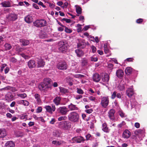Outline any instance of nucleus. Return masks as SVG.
I'll return each mask as SVG.
<instances>
[{
	"label": "nucleus",
	"instance_id": "nucleus-1",
	"mask_svg": "<svg viewBox=\"0 0 147 147\" xmlns=\"http://www.w3.org/2000/svg\"><path fill=\"white\" fill-rule=\"evenodd\" d=\"M68 117L69 120L73 122L78 121L79 118L78 114L75 111L71 112L68 115Z\"/></svg>",
	"mask_w": 147,
	"mask_h": 147
},
{
	"label": "nucleus",
	"instance_id": "nucleus-2",
	"mask_svg": "<svg viewBox=\"0 0 147 147\" xmlns=\"http://www.w3.org/2000/svg\"><path fill=\"white\" fill-rule=\"evenodd\" d=\"M58 127L65 130L70 128L71 127L70 122L68 121H63L58 122Z\"/></svg>",
	"mask_w": 147,
	"mask_h": 147
},
{
	"label": "nucleus",
	"instance_id": "nucleus-3",
	"mask_svg": "<svg viewBox=\"0 0 147 147\" xmlns=\"http://www.w3.org/2000/svg\"><path fill=\"white\" fill-rule=\"evenodd\" d=\"M68 47L67 44L65 42H61L59 43V51L60 52L65 53L68 50Z\"/></svg>",
	"mask_w": 147,
	"mask_h": 147
},
{
	"label": "nucleus",
	"instance_id": "nucleus-4",
	"mask_svg": "<svg viewBox=\"0 0 147 147\" xmlns=\"http://www.w3.org/2000/svg\"><path fill=\"white\" fill-rule=\"evenodd\" d=\"M47 23L46 20L44 19L37 20L33 22L34 26L37 27H41L45 26Z\"/></svg>",
	"mask_w": 147,
	"mask_h": 147
},
{
	"label": "nucleus",
	"instance_id": "nucleus-5",
	"mask_svg": "<svg viewBox=\"0 0 147 147\" xmlns=\"http://www.w3.org/2000/svg\"><path fill=\"white\" fill-rule=\"evenodd\" d=\"M58 113L62 115H66L69 111V110L65 106L60 107L57 109Z\"/></svg>",
	"mask_w": 147,
	"mask_h": 147
},
{
	"label": "nucleus",
	"instance_id": "nucleus-6",
	"mask_svg": "<svg viewBox=\"0 0 147 147\" xmlns=\"http://www.w3.org/2000/svg\"><path fill=\"white\" fill-rule=\"evenodd\" d=\"M35 59V61L37 62L38 67H44L45 64V62L43 61V59L41 57H36Z\"/></svg>",
	"mask_w": 147,
	"mask_h": 147
},
{
	"label": "nucleus",
	"instance_id": "nucleus-7",
	"mask_svg": "<svg viewBox=\"0 0 147 147\" xmlns=\"http://www.w3.org/2000/svg\"><path fill=\"white\" fill-rule=\"evenodd\" d=\"M57 67L59 69L66 70L67 68V65L65 61H61L57 64Z\"/></svg>",
	"mask_w": 147,
	"mask_h": 147
},
{
	"label": "nucleus",
	"instance_id": "nucleus-8",
	"mask_svg": "<svg viewBox=\"0 0 147 147\" xmlns=\"http://www.w3.org/2000/svg\"><path fill=\"white\" fill-rule=\"evenodd\" d=\"M109 99L108 97H103L101 99V104L104 108H105L108 105Z\"/></svg>",
	"mask_w": 147,
	"mask_h": 147
},
{
	"label": "nucleus",
	"instance_id": "nucleus-9",
	"mask_svg": "<svg viewBox=\"0 0 147 147\" xmlns=\"http://www.w3.org/2000/svg\"><path fill=\"white\" fill-rule=\"evenodd\" d=\"M44 108L46 109V111L50 114H52L56 109L55 106L54 105H52L51 107L49 105H45Z\"/></svg>",
	"mask_w": 147,
	"mask_h": 147
},
{
	"label": "nucleus",
	"instance_id": "nucleus-10",
	"mask_svg": "<svg viewBox=\"0 0 147 147\" xmlns=\"http://www.w3.org/2000/svg\"><path fill=\"white\" fill-rule=\"evenodd\" d=\"M6 18L9 21H14L18 18L17 15L14 13H11L7 15Z\"/></svg>",
	"mask_w": 147,
	"mask_h": 147
},
{
	"label": "nucleus",
	"instance_id": "nucleus-11",
	"mask_svg": "<svg viewBox=\"0 0 147 147\" xmlns=\"http://www.w3.org/2000/svg\"><path fill=\"white\" fill-rule=\"evenodd\" d=\"M78 42L77 44V47L78 48L82 49L85 47L86 43L84 40L78 39Z\"/></svg>",
	"mask_w": 147,
	"mask_h": 147
},
{
	"label": "nucleus",
	"instance_id": "nucleus-12",
	"mask_svg": "<svg viewBox=\"0 0 147 147\" xmlns=\"http://www.w3.org/2000/svg\"><path fill=\"white\" fill-rule=\"evenodd\" d=\"M49 87V86L43 82L41 83L38 86V88L41 91H45L47 90Z\"/></svg>",
	"mask_w": 147,
	"mask_h": 147
},
{
	"label": "nucleus",
	"instance_id": "nucleus-13",
	"mask_svg": "<svg viewBox=\"0 0 147 147\" xmlns=\"http://www.w3.org/2000/svg\"><path fill=\"white\" fill-rule=\"evenodd\" d=\"M126 93L129 97H131L134 93L133 86L128 88L126 91Z\"/></svg>",
	"mask_w": 147,
	"mask_h": 147
},
{
	"label": "nucleus",
	"instance_id": "nucleus-14",
	"mask_svg": "<svg viewBox=\"0 0 147 147\" xmlns=\"http://www.w3.org/2000/svg\"><path fill=\"white\" fill-rule=\"evenodd\" d=\"M36 61L35 60H30L29 61L28 63L29 68L30 69L34 68L36 65Z\"/></svg>",
	"mask_w": 147,
	"mask_h": 147
},
{
	"label": "nucleus",
	"instance_id": "nucleus-15",
	"mask_svg": "<svg viewBox=\"0 0 147 147\" xmlns=\"http://www.w3.org/2000/svg\"><path fill=\"white\" fill-rule=\"evenodd\" d=\"M34 96L36 103L38 105L41 104L42 102L40 95L37 93H36L34 95Z\"/></svg>",
	"mask_w": 147,
	"mask_h": 147
},
{
	"label": "nucleus",
	"instance_id": "nucleus-16",
	"mask_svg": "<svg viewBox=\"0 0 147 147\" xmlns=\"http://www.w3.org/2000/svg\"><path fill=\"white\" fill-rule=\"evenodd\" d=\"M92 79L93 81L98 82L100 80V76L99 74L96 73L93 75Z\"/></svg>",
	"mask_w": 147,
	"mask_h": 147
},
{
	"label": "nucleus",
	"instance_id": "nucleus-17",
	"mask_svg": "<svg viewBox=\"0 0 147 147\" xmlns=\"http://www.w3.org/2000/svg\"><path fill=\"white\" fill-rule=\"evenodd\" d=\"M131 135V132L127 129L124 131L122 134L123 137V138H129Z\"/></svg>",
	"mask_w": 147,
	"mask_h": 147
},
{
	"label": "nucleus",
	"instance_id": "nucleus-18",
	"mask_svg": "<svg viewBox=\"0 0 147 147\" xmlns=\"http://www.w3.org/2000/svg\"><path fill=\"white\" fill-rule=\"evenodd\" d=\"M115 111L114 109H111L108 112L109 116L110 118L112 120L114 119V114Z\"/></svg>",
	"mask_w": 147,
	"mask_h": 147
},
{
	"label": "nucleus",
	"instance_id": "nucleus-19",
	"mask_svg": "<svg viewBox=\"0 0 147 147\" xmlns=\"http://www.w3.org/2000/svg\"><path fill=\"white\" fill-rule=\"evenodd\" d=\"M68 108L69 111H72L78 110V108L76 105L73 104L72 103H71L68 106Z\"/></svg>",
	"mask_w": 147,
	"mask_h": 147
},
{
	"label": "nucleus",
	"instance_id": "nucleus-20",
	"mask_svg": "<svg viewBox=\"0 0 147 147\" xmlns=\"http://www.w3.org/2000/svg\"><path fill=\"white\" fill-rule=\"evenodd\" d=\"M61 98L60 96L56 97L53 100V102L57 106L61 105Z\"/></svg>",
	"mask_w": 147,
	"mask_h": 147
},
{
	"label": "nucleus",
	"instance_id": "nucleus-21",
	"mask_svg": "<svg viewBox=\"0 0 147 147\" xmlns=\"http://www.w3.org/2000/svg\"><path fill=\"white\" fill-rule=\"evenodd\" d=\"M124 75V72L123 70L121 69H119L116 72V75L119 78H121Z\"/></svg>",
	"mask_w": 147,
	"mask_h": 147
},
{
	"label": "nucleus",
	"instance_id": "nucleus-22",
	"mask_svg": "<svg viewBox=\"0 0 147 147\" xmlns=\"http://www.w3.org/2000/svg\"><path fill=\"white\" fill-rule=\"evenodd\" d=\"M24 20L26 22L30 23L33 21V18L32 16L28 15L25 18Z\"/></svg>",
	"mask_w": 147,
	"mask_h": 147
},
{
	"label": "nucleus",
	"instance_id": "nucleus-23",
	"mask_svg": "<svg viewBox=\"0 0 147 147\" xmlns=\"http://www.w3.org/2000/svg\"><path fill=\"white\" fill-rule=\"evenodd\" d=\"M14 143L11 141H8L5 144V147H15Z\"/></svg>",
	"mask_w": 147,
	"mask_h": 147
},
{
	"label": "nucleus",
	"instance_id": "nucleus-24",
	"mask_svg": "<svg viewBox=\"0 0 147 147\" xmlns=\"http://www.w3.org/2000/svg\"><path fill=\"white\" fill-rule=\"evenodd\" d=\"M7 135L6 131L4 129H0V138H3Z\"/></svg>",
	"mask_w": 147,
	"mask_h": 147
},
{
	"label": "nucleus",
	"instance_id": "nucleus-25",
	"mask_svg": "<svg viewBox=\"0 0 147 147\" xmlns=\"http://www.w3.org/2000/svg\"><path fill=\"white\" fill-rule=\"evenodd\" d=\"M1 4L2 6L5 7H11L10 3L9 1H4L2 2Z\"/></svg>",
	"mask_w": 147,
	"mask_h": 147
},
{
	"label": "nucleus",
	"instance_id": "nucleus-26",
	"mask_svg": "<svg viewBox=\"0 0 147 147\" xmlns=\"http://www.w3.org/2000/svg\"><path fill=\"white\" fill-rule=\"evenodd\" d=\"M64 82L67 83L70 86H72L73 85L72 79L70 77H67L64 79Z\"/></svg>",
	"mask_w": 147,
	"mask_h": 147
},
{
	"label": "nucleus",
	"instance_id": "nucleus-27",
	"mask_svg": "<svg viewBox=\"0 0 147 147\" xmlns=\"http://www.w3.org/2000/svg\"><path fill=\"white\" fill-rule=\"evenodd\" d=\"M75 53L76 54L77 56L79 57H82L84 55V53L83 51L80 49L76 50Z\"/></svg>",
	"mask_w": 147,
	"mask_h": 147
},
{
	"label": "nucleus",
	"instance_id": "nucleus-28",
	"mask_svg": "<svg viewBox=\"0 0 147 147\" xmlns=\"http://www.w3.org/2000/svg\"><path fill=\"white\" fill-rule=\"evenodd\" d=\"M84 138H72V142H76L77 143H80L81 142H83L84 140L83 139Z\"/></svg>",
	"mask_w": 147,
	"mask_h": 147
},
{
	"label": "nucleus",
	"instance_id": "nucleus-29",
	"mask_svg": "<svg viewBox=\"0 0 147 147\" xmlns=\"http://www.w3.org/2000/svg\"><path fill=\"white\" fill-rule=\"evenodd\" d=\"M20 42L22 43V45L24 46L27 45L30 43L28 40L23 39H20Z\"/></svg>",
	"mask_w": 147,
	"mask_h": 147
},
{
	"label": "nucleus",
	"instance_id": "nucleus-30",
	"mask_svg": "<svg viewBox=\"0 0 147 147\" xmlns=\"http://www.w3.org/2000/svg\"><path fill=\"white\" fill-rule=\"evenodd\" d=\"M13 96L11 94H7L5 95V99L6 100L8 101H11L13 99Z\"/></svg>",
	"mask_w": 147,
	"mask_h": 147
},
{
	"label": "nucleus",
	"instance_id": "nucleus-31",
	"mask_svg": "<svg viewBox=\"0 0 147 147\" xmlns=\"http://www.w3.org/2000/svg\"><path fill=\"white\" fill-rule=\"evenodd\" d=\"M109 75L107 74H105L104 77L102 78V80L103 81L105 82H108L109 80Z\"/></svg>",
	"mask_w": 147,
	"mask_h": 147
},
{
	"label": "nucleus",
	"instance_id": "nucleus-32",
	"mask_svg": "<svg viewBox=\"0 0 147 147\" xmlns=\"http://www.w3.org/2000/svg\"><path fill=\"white\" fill-rule=\"evenodd\" d=\"M102 130L103 131L106 133H108L109 131V130L107 127V124L105 123H104L102 124Z\"/></svg>",
	"mask_w": 147,
	"mask_h": 147
},
{
	"label": "nucleus",
	"instance_id": "nucleus-33",
	"mask_svg": "<svg viewBox=\"0 0 147 147\" xmlns=\"http://www.w3.org/2000/svg\"><path fill=\"white\" fill-rule=\"evenodd\" d=\"M124 83H122L119 84L117 88L119 90H123L125 89Z\"/></svg>",
	"mask_w": 147,
	"mask_h": 147
},
{
	"label": "nucleus",
	"instance_id": "nucleus-34",
	"mask_svg": "<svg viewBox=\"0 0 147 147\" xmlns=\"http://www.w3.org/2000/svg\"><path fill=\"white\" fill-rule=\"evenodd\" d=\"M132 71V69L130 67H127L125 70V72L127 75L131 74Z\"/></svg>",
	"mask_w": 147,
	"mask_h": 147
},
{
	"label": "nucleus",
	"instance_id": "nucleus-35",
	"mask_svg": "<svg viewBox=\"0 0 147 147\" xmlns=\"http://www.w3.org/2000/svg\"><path fill=\"white\" fill-rule=\"evenodd\" d=\"M76 11L77 13L80 14L82 13V9L78 5H76Z\"/></svg>",
	"mask_w": 147,
	"mask_h": 147
},
{
	"label": "nucleus",
	"instance_id": "nucleus-36",
	"mask_svg": "<svg viewBox=\"0 0 147 147\" xmlns=\"http://www.w3.org/2000/svg\"><path fill=\"white\" fill-rule=\"evenodd\" d=\"M59 88L60 92L62 93L65 94L68 92V90L64 88L60 87H59Z\"/></svg>",
	"mask_w": 147,
	"mask_h": 147
},
{
	"label": "nucleus",
	"instance_id": "nucleus-37",
	"mask_svg": "<svg viewBox=\"0 0 147 147\" xmlns=\"http://www.w3.org/2000/svg\"><path fill=\"white\" fill-rule=\"evenodd\" d=\"M51 81V79L49 78H46L44 79L43 82L46 83L48 86V85L50 83Z\"/></svg>",
	"mask_w": 147,
	"mask_h": 147
},
{
	"label": "nucleus",
	"instance_id": "nucleus-38",
	"mask_svg": "<svg viewBox=\"0 0 147 147\" xmlns=\"http://www.w3.org/2000/svg\"><path fill=\"white\" fill-rule=\"evenodd\" d=\"M4 47L6 50H9L10 49L12 48L11 45L7 43H6L5 44Z\"/></svg>",
	"mask_w": 147,
	"mask_h": 147
},
{
	"label": "nucleus",
	"instance_id": "nucleus-39",
	"mask_svg": "<svg viewBox=\"0 0 147 147\" xmlns=\"http://www.w3.org/2000/svg\"><path fill=\"white\" fill-rule=\"evenodd\" d=\"M88 61L87 59H83L82 61V66H85L87 65Z\"/></svg>",
	"mask_w": 147,
	"mask_h": 147
},
{
	"label": "nucleus",
	"instance_id": "nucleus-40",
	"mask_svg": "<svg viewBox=\"0 0 147 147\" xmlns=\"http://www.w3.org/2000/svg\"><path fill=\"white\" fill-rule=\"evenodd\" d=\"M17 96L20 97L21 98L24 99L27 97V95L26 93H23L22 94H18Z\"/></svg>",
	"mask_w": 147,
	"mask_h": 147
},
{
	"label": "nucleus",
	"instance_id": "nucleus-41",
	"mask_svg": "<svg viewBox=\"0 0 147 147\" xmlns=\"http://www.w3.org/2000/svg\"><path fill=\"white\" fill-rule=\"evenodd\" d=\"M126 124V123L124 121H122L121 123L117 125L118 128H121L124 126Z\"/></svg>",
	"mask_w": 147,
	"mask_h": 147
},
{
	"label": "nucleus",
	"instance_id": "nucleus-42",
	"mask_svg": "<svg viewBox=\"0 0 147 147\" xmlns=\"http://www.w3.org/2000/svg\"><path fill=\"white\" fill-rule=\"evenodd\" d=\"M11 89V87L9 86H7L5 88H3L0 89V91H7L10 90Z\"/></svg>",
	"mask_w": 147,
	"mask_h": 147
},
{
	"label": "nucleus",
	"instance_id": "nucleus-43",
	"mask_svg": "<svg viewBox=\"0 0 147 147\" xmlns=\"http://www.w3.org/2000/svg\"><path fill=\"white\" fill-rule=\"evenodd\" d=\"M104 48L105 53L106 54L108 53L109 52V50L107 47V45L106 44H104Z\"/></svg>",
	"mask_w": 147,
	"mask_h": 147
},
{
	"label": "nucleus",
	"instance_id": "nucleus-44",
	"mask_svg": "<svg viewBox=\"0 0 147 147\" xmlns=\"http://www.w3.org/2000/svg\"><path fill=\"white\" fill-rule=\"evenodd\" d=\"M77 27L78 28L77 29V31L78 32H80L82 31L81 25L79 24H78Z\"/></svg>",
	"mask_w": 147,
	"mask_h": 147
},
{
	"label": "nucleus",
	"instance_id": "nucleus-45",
	"mask_svg": "<svg viewBox=\"0 0 147 147\" xmlns=\"http://www.w3.org/2000/svg\"><path fill=\"white\" fill-rule=\"evenodd\" d=\"M118 113L121 117L122 118L125 117V114L121 110H120L119 111Z\"/></svg>",
	"mask_w": 147,
	"mask_h": 147
},
{
	"label": "nucleus",
	"instance_id": "nucleus-46",
	"mask_svg": "<svg viewBox=\"0 0 147 147\" xmlns=\"http://www.w3.org/2000/svg\"><path fill=\"white\" fill-rule=\"evenodd\" d=\"M77 92L80 94H84L83 91L82 89L78 88H77Z\"/></svg>",
	"mask_w": 147,
	"mask_h": 147
},
{
	"label": "nucleus",
	"instance_id": "nucleus-47",
	"mask_svg": "<svg viewBox=\"0 0 147 147\" xmlns=\"http://www.w3.org/2000/svg\"><path fill=\"white\" fill-rule=\"evenodd\" d=\"M91 60L92 61L96 62L98 61V58L95 56H93L90 57Z\"/></svg>",
	"mask_w": 147,
	"mask_h": 147
},
{
	"label": "nucleus",
	"instance_id": "nucleus-48",
	"mask_svg": "<svg viewBox=\"0 0 147 147\" xmlns=\"http://www.w3.org/2000/svg\"><path fill=\"white\" fill-rule=\"evenodd\" d=\"M67 117L65 116H61L58 118V120L59 121H61L63 120H65L67 119Z\"/></svg>",
	"mask_w": 147,
	"mask_h": 147
},
{
	"label": "nucleus",
	"instance_id": "nucleus-49",
	"mask_svg": "<svg viewBox=\"0 0 147 147\" xmlns=\"http://www.w3.org/2000/svg\"><path fill=\"white\" fill-rule=\"evenodd\" d=\"M52 143L53 144L57 145L60 144H61V142L58 140H54L52 142Z\"/></svg>",
	"mask_w": 147,
	"mask_h": 147
},
{
	"label": "nucleus",
	"instance_id": "nucleus-50",
	"mask_svg": "<svg viewBox=\"0 0 147 147\" xmlns=\"http://www.w3.org/2000/svg\"><path fill=\"white\" fill-rule=\"evenodd\" d=\"M29 102L26 100H22V105L25 106H28L29 105Z\"/></svg>",
	"mask_w": 147,
	"mask_h": 147
},
{
	"label": "nucleus",
	"instance_id": "nucleus-51",
	"mask_svg": "<svg viewBox=\"0 0 147 147\" xmlns=\"http://www.w3.org/2000/svg\"><path fill=\"white\" fill-rule=\"evenodd\" d=\"M107 67L109 70H111L113 68V65L112 64L110 63L108 64Z\"/></svg>",
	"mask_w": 147,
	"mask_h": 147
},
{
	"label": "nucleus",
	"instance_id": "nucleus-52",
	"mask_svg": "<svg viewBox=\"0 0 147 147\" xmlns=\"http://www.w3.org/2000/svg\"><path fill=\"white\" fill-rule=\"evenodd\" d=\"M64 27L65 28V31L67 33H71L72 32V30H71L65 26Z\"/></svg>",
	"mask_w": 147,
	"mask_h": 147
},
{
	"label": "nucleus",
	"instance_id": "nucleus-53",
	"mask_svg": "<svg viewBox=\"0 0 147 147\" xmlns=\"http://www.w3.org/2000/svg\"><path fill=\"white\" fill-rule=\"evenodd\" d=\"M42 111V108L41 107H38L36 110V113H40Z\"/></svg>",
	"mask_w": 147,
	"mask_h": 147
},
{
	"label": "nucleus",
	"instance_id": "nucleus-54",
	"mask_svg": "<svg viewBox=\"0 0 147 147\" xmlns=\"http://www.w3.org/2000/svg\"><path fill=\"white\" fill-rule=\"evenodd\" d=\"M16 50V51L20 52L22 51L23 50V49L22 48H21L20 46H17Z\"/></svg>",
	"mask_w": 147,
	"mask_h": 147
},
{
	"label": "nucleus",
	"instance_id": "nucleus-55",
	"mask_svg": "<svg viewBox=\"0 0 147 147\" xmlns=\"http://www.w3.org/2000/svg\"><path fill=\"white\" fill-rule=\"evenodd\" d=\"M89 93L92 95H94V94L95 92L93 90L91 89L90 88L88 90Z\"/></svg>",
	"mask_w": 147,
	"mask_h": 147
},
{
	"label": "nucleus",
	"instance_id": "nucleus-56",
	"mask_svg": "<svg viewBox=\"0 0 147 147\" xmlns=\"http://www.w3.org/2000/svg\"><path fill=\"white\" fill-rule=\"evenodd\" d=\"M131 108L135 107V106H136V105L137 104V102H136V101H134L133 102H132L131 101Z\"/></svg>",
	"mask_w": 147,
	"mask_h": 147
},
{
	"label": "nucleus",
	"instance_id": "nucleus-57",
	"mask_svg": "<svg viewBox=\"0 0 147 147\" xmlns=\"http://www.w3.org/2000/svg\"><path fill=\"white\" fill-rule=\"evenodd\" d=\"M144 131L143 129H139L136 131V132L138 134H143L144 133Z\"/></svg>",
	"mask_w": 147,
	"mask_h": 147
},
{
	"label": "nucleus",
	"instance_id": "nucleus-58",
	"mask_svg": "<svg viewBox=\"0 0 147 147\" xmlns=\"http://www.w3.org/2000/svg\"><path fill=\"white\" fill-rule=\"evenodd\" d=\"M117 92L114 91L112 94L111 98L112 99H114L116 97Z\"/></svg>",
	"mask_w": 147,
	"mask_h": 147
},
{
	"label": "nucleus",
	"instance_id": "nucleus-59",
	"mask_svg": "<svg viewBox=\"0 0 147 147\" xmlns=\"http://www.w3.org/2000/svg\"><path fill=\"white\" fill-rule=\"evenodd\" d=\"M82 97V96L81 95H76L75 96V98L76 100H79Z\"/></svg>",
	"mask_w": 147,
	"mask_h": 147
},
{
	"label": "nucleus",
	"instance_id": "nucleus-60",
	"mask_svg": "<svg viewBox=\"0 0 147 147\" xmlns=\"http://www.w3.org/2000/svg\"><path fill=\"white\" fill-rule=\"evenodd\" d=\"M85 111L88 113L90 114L92 113L93 111V110L91 109H86L85 110Z\"/></svg>",
	"mask_w": 147,
	"mask_h": 147
},
{
	"label": "nucleus",
	"instance_id": "nucleus-61",
	"mask_svg": "<svg viewBox=\"0 0 147 147\" xmlns=\"http://www.w3.org/2000/svg\"><path fill=\"white\" fill-rule=\"evenodd\" d=\"M10 61L12 63H15L17 62V60L15 58L12 57L10 59Z\"/></svg>",
	"mask_w": 147,
	"mask_h": 147
},
{
	"label": "nucleus",
	"instance_id": "nucleus-62",
	"mask_svg": "<svg viewBox=\"0 0 147 147\" xmlns=\"http://www.w3.org/2000/svg\"><path fill=\"white\" fill-rule=\"evenodd\" d=\"M91 49H92L93 53H95L96 51V47L92 45L91 47Z\"/></svg>",
	"mask_w": 147,
	"mask_h": 147
},
{
	"label": "nucleus",
	"instance_id": "nucleus-63",
	"mask_svg": "<svg viewBox=\"0 0 147 147\" xmlns=\"http://www.w3.org/2000/svg\"><path fill=\"white\" fill-rule=\"evenodd\" d=\"M47 35L45 34H41L40 35V38H45L47 37Z\"/></svg>",
	"mask_w": 147,
	"mask_h": 147
},
{
	"label": "nucleus",
	"instance_id": "nucleus-64",
	"mask_svg": "<svg viewBox=\"0 0 147 147\" xmlns=\"http://www.w3.org/2000/svg\"><path fill=\"white\" fill-rule=\"evenodd\" d=\"M143 20L142 19L139 18L136 20V22L140 24L142 23Z\"/></svg>",
	"mask_w": 147,
	"mask_h": 147
}]
</instances>
